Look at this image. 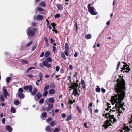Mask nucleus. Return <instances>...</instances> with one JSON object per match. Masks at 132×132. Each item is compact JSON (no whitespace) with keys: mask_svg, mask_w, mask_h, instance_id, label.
<instances>
[{"mask_svg":"<svg viewBox=\"0 0 132 132\" xmlns=\"http://www.w3.org/2000/svg\"><path fill=\"white\" fill-rule=\"evenodd\" d=\"M110 104H109V103H107V105L108 106V107L109 108H110L111 107V106H110Z\"/></svg>","mask_w":132,"mask_h":132,"instance_id":"338daca9","label":"nucleus"},{"mask_svg":"<svg viewBox=\"0 0 132 132\" xmlns=\"http://www.w3.org/2000/svg\"><path fill=\"white\" fill-rule=\"evenodd\" d=\"M42 95L41 94H40L39 93H38L36 96V97H37V98L38 99H39L41 98L42 97Z\"/></svg>","mask_w":132,"mask_h":132,"instance_id":"412c9836","label":"nucleus"},{"mask_svg":"<svg viewBox=\"0 0 132 132\" xmlns=\"http://www.w3.org/2000/svg\"><path fill=\"white\" fill-rule=\"evenodd\" d=\"M18 95L19 97L21 99H23L24 97V94L21 93H18Z\"/></svg>","mask_w":132,"mask_h":132,"instance_id":"9d476101","label":"nucleus"},{"mask_svg":"<svg viewBox=\"0 0 132 132\" xmlns=\"http://www.w3.org/2000/svg\"><path fill=\"white\" fill-rule=\"evenodd\" d=\"M101 90L102 92L103 93H104L105 91V89L103 88H101Z\"/></svg>","mask_w":132,"mask_h":132,"instance_id":"774afa93","label":"nucleus"},{"mask_svg":"<svg viewBox=\"0 0 132 132\" xmlns=\"http://www.w3.org/2000/svg\"><path fill=\"white\" fill-rule=\"evenodd\" d=\"M48 105L49 110H50L53 106V105L52 104L49 103Z\"/></svg>","mask_w":132,"mask_h":132,"instance_id":"c85d7f7f","label":"nucleus"},{"mask_svg":"<svg viewBox=\"0 0 132 132\" xmlns=\"http://www.w3.org/2000/svg\"><path fill=\"white\" fill-rule=\"evenodd\" d=\"M48 92L47 91H45L43 94V96H46Z\"/></svg>","mask_w":132,"mask_h":132,"instance_id":"e433bc0d","label":"nucleus"},{"mask_svg":"<svg viewBox=\"0 0 132 132\" xmlns=\"http://www.w3.org/2000/svg\"><path fill=\"white\" fill-rule=\"evenodd\" d=\"M57 8L59 10H61L63 9V6L62 5L60 4H57Z\"/></svg>","mask_w":132,"mask_h":132,"instance_id":"4468645a","label":"nucleus"},{"mask_svg":"<svg viewBox=\"0 0 132 132\" xmlns=\"http://www.w3.org/2000/svg\"><path fill=\"white\" fill-rule=\"evenodd\" d=\"M55 93V90L54 89H51L49 90V93L51 94H54Z\"/></svg>","mask_w":132,"mask_h":132,"instance_id":"f3484780","label":"nucleus"},{"mask_svg":"<svg viewBox=\"0 0 132 132\" xmlns=\"http://www.w3.org/2000/svg\"><path fill=\"white\" fill-rule=\"evenodd\" d=\"M51 26L53 27V28H54L55 26V24L54 23H51Z\"/></svg>","mask_w":132,"mask_h":132,"instance_id":"4d7b16f0","label":"nucleus"},{"mask_svg":"<svg viewBox=\"0 0 132 132\" xmlns=\"http://www.w3.org/2000/svg\"><path fill=\"white\" fill-rule=\"evenodd\" d=\"M0 100L2 102H3L4 100V97L2 95H0Z\"/></svg>","mask_w":132,"mask_h":132,"instance_id":"b1692460","label":"nucleus"},{"mask_svg":"<svg viewBox=\"0 0 132 132\" xmlns=\"http://www.w3.org/2000/svg\"><path fill=\"white\" fill-rule=\"evenodd\" d=\"M44 52H42L40 54V57H43L44 55Z\"/></svg>","mask_w":132,"mask_h":132,"instance_id":"5fc2aeb1","label":"nucleus"},{"mask_svg":"<svg viewBox=\"0 0 132 132\" xmlns=\"http://www.w3.org/2000/svg\"><path fill=\"white\" fill-rule=\"evenodd\" d=\"M59 130L58 128H55V129L54 130V132H58L59 131Z\"/></svg>","mask_w":132,"mask_h":132,"instance_id":"603ef678","label":"nucleus"},{"mask_svg":"<svg viewBox=\"0 0 132 132\" xmlns=\"http://www.w3.org/2000/svg\"><path fill=\"white\" fill-rule=\"evenodd\" d=\"M11 111L13 113H14L16 112L15 109L13 107H11Z\"/></svg>","mask_w":132,"mask_h":132,"instance_id":"bb28decb","label":"nucleus"},{"mask_svg":"<svg viewBox=\"0 0 132 132\" xmlns=\"http://www.w3.org/2000/svg\"><path fill=\"white\" fill-rule=\"evenodd\" d=\"M60 72L61 73H63L64 72V71L63 69H61L60 70Z\"/></svg>","mask_w":132,"mask_h":132,"instance_id":"052dcab7","label":"nucleus"},{"mask_svg":"<svg viewBox=\"0 0 132 132\" xmlns=\"http://www.w3.org/2000/svg\"><path fill=\"white\" fill-rule=\"evenodd\" d=\"M65 50L69 51V46L67 43H66L65 44Z\"/></svg>","mask_w":132,"mask_h":132,"instance_id":"6ab92c4d","label":"nucleus"},{"mask_svg":"<svg viewBox=\"0 0 132 132\" xmlns=\"http://www.w3.org/2000/svg\"><path fill=\"white\" fill-rule=\"evenodd\" d=\"M39 79H42V78L43 76L41 73H39Z\"/></svg>","mask_w":132,"mask_h":132,"instance_id":"3c124183","label":"nucleus"},{"mask_svg":"<svg viewBox=\"0 0 132 132\" xmlns=\"http://www.w3.org/2000/svg\"><path fill=\"white\" fill-rule=\"evenodd\" d=\"M51 120V118H49L47 119L46 120L48 122H49Z\"/></svg>","mask_w":132,"mask_h":132,"instance_id":"69168bd1","label":"nucleus"},{"mask_svg":"<svg viewBox=\"0 0 132 132\" xmlns=\"http://www.w3.org/2000/svg\"><path fill=\"white\" fill-rule=\"evenodd\" d=\"M4 87L5 86H4L2 88V90L3 92V94L4 97L5 98H6L8 95V93L6 89L4 88Z\"/></svg>","mask_w":132,"mask_h":132,"instance_id":"423d86ee","label":"nucleus"},{"mask_svg":"<svg viewBox=\"0 0 132 132\" xmlns=\"http://www.w3.org/2000/svg\"><path fill=\"white\" fill-rule=\"evenodd\" d=\"M36 45L34 46L32 48L31 50L32 51H33L36 48Z\"/></svg>","mask_w":132,"mask_h":132,"instance_id":"e2e57ef3","label":"nucleus"},{"mask_svg":"<svg viewBox=\"0 0 132 132\" xmlns=\"http://www.w3.org/2000/svg\"><path fill=\"white\" fill-rule=\"evenodd\" d=\"M55 69L56 71L58 72L60 68L58 66H56Z\"/></svg>","mask_w":132,"mask_h":132,"instance_id":"ea45409f","label":"nucleus"},{"mask_svg":"<svg viewBox=\"0 0 132 132\" xmlns=\"http://www.w3.org/2000/svg\"><path fill=\"white\" fill-rule=\"evenodd\" d=\"M51 43H52L55 42V40L54 39H52V38H51L50 39Z\"/></svg>","mask_w":132,"mask_h":132,"instance_id":"49530a36","label":"nucleus"},{"mask_svg":"<svg viewBox=\"0 0 132 132\" xmlns=\"http://www.w3.org/2000/svg\"><path fill=\"white\" fill-rule=\"evenodd\" d=\"M28 88H29V86H24L23 88L25 90H27L28 89Z\"/></svg>","mask_w":132,"mask_h":132,"instance_id":"a18cd8bd","label":"nucleus"},{"mask_svg":"<svg viewBox=\"0 0 132 132\" xmlns=\"http://www.w3.org/2000/svg\"><path fill=\"white\" fill-rule=\"evenodd\" d=\"M97 88L96 89V91L97 92H99L100 91V88L98 86H97Z\"/></svg>","mask_w":132,"mask_h":132,"instance_id":"473e14b6","label":"nucleus"},{"mask_svg":"<svg viewBox=\"0 0 132 132\" xmlns=\"http://www.w3.org/2000/svg\"><path fill=\"white\" fill-rule=\"evenodd\" d=\"M69 68L71 70H72L73 69V66L71 65H69Z\"/></svg>","mask_w":132,"mask_h":132,"instance_id":"bf43d9fd","label":"nucleus"},{"mask_svg":"<svg viewBox=\"0 0 132 132\" xmlns=\"http://www.w3.org/2000/svg\"><path fill=\"white\" fill-rule=\"evenodd\" d=\"M43 16L40 15H38L37 16V19L39 20H41L43 19Z\"/></svg>","mask_w":132,"mask_h":132,"instance_id":"a211bd4d","label":"nucleus"},{"mask_svg":"<svg viewBox=\"0 0 132 132\" xmlns=\"http://www.w3.org/2000/svg\"><path fill=\"white\" fill-rule=\"evenodd\" d=\"M130 129L128 128H127L126 129H123L120 131V132H129Z\"/></svg>","mask_w":132,"mask_h":132,"instance_id":"aec40b11","label":"nucleus"},{"mask_svg":"<svg viewBox=\"0 0 132 132\" xmlns=\"http://www.w3.org/2000/svg\"><path fill=\"white\" fill-rule=\"evenodd\" d=\"M42 63L43 66L46 67L48 68H49L51 66V64L49 63L47 61H43L42 62Z\"/></svg>","mask_w":132,"mask_h":132,"instance_id":"0eeeda50","label":"nucleus"},{"mask_svg":"<svg viewBox=\"0 0 132 132\" xmlns=\"http://www.w3.org/2000/svg\"><path fill=\"white\" fill-rule=\"evenodd\" d=\"M44 39L45 40L47 44L48 43V39H47V38H46V37H44Z\"/></svg>","mask_w":132,"mask_h":132,"instance_id":"13d9d810","label":"nucleus"},{"mask_svg":"<svg viewBox=\"0 0 132 132\" xmlns=\"http://www.w3.org/2000/svg\"><path fill=\"white\" fill-rule=\"evenodd\" d=\"M47 113L46 112H44L41 115V119L43 120L45 119Z\"/></svg>","mask_w":132,"mask_h":132,"instance_id":"6e6552de","label":"nucleus"},{"mask_svg":"<svg viewBox=\"0 0 132 132\" xmlns=\"http://www.w3.org/2000/svg\"><path fill=\"white\" fill-rule=\"evenodd\" d=\"M44 101V99L43 98L39 100V103H42Z\"/></svg>","mask_w":132,"mask_h":132,"instance_id":"a19ab883","label":"nucleus"},{"mask_svg":"<svg viewBox=\"0 0 132 132\" xmlns=\"http://www.w3.org/2000/svg\"><path fill=\"white\" fill-rule=\"evenodd\" d=\"M91 37V34H88L85 36V38L88 39H90Z\"/></svg>","mask_w":132,"mask_h":132,"instance_id":"4be33fe9","label":"nucleus"},{"mask_svg":"<svg viewBox=\"0 0 132 132\" xmlns=\"http://www.w3.org/2000/svg\"><path fill=\"white\" fill-rule=\"evenodd\" d=\"M56 124L55 122L52 121L50 123V125L52 127L54 126Z\"/></svg>","mask_w":132,"mask_h":132,"instance_id":"72a5a7b5","label":"nucleus"},{"mask_svg":"<svg viewBox=\"0 0 132 132\" xmlns=\"http://www.w3.org/2000/svg\"><path fill=\"white\" fill-rule=\"evenodd\" d=\"M50 55V52L49 51H47L45 52L44 56L45 57H48Z\"/></svg>","mask_w":132,"mask_h":132,"instance_id":"ddd939ff","label":"nucleus"},{"mask_svg":"<svg viewBox=\"0 0 132 132\" xmlns=\"http://www.w3.org/2000/svg\"><path fill=\"white\" fill-rule=\"evenodd\" d=\"M56 49V48L54 46L53 47V51L54 52H55V51Z\"/></svg>","mask_w":132,"mask_h":132,"instance_id":"680f3d73","label":"nucleus"},{"mask_svg":"<svg viewBox=\"0 0 132 132\" xmlns=\"http://www.w3.org/2000/svg\"><path fill=\"white\" fill-rule=\"evenodd\" d=\"M125 83L123 79L117 83L115 87V89L117 92L118 95L114 94V96L111 97V100L112 101V104L114 105V103H116V106L118 108L119 115V113H122V110H124V108L123 107L124 103L121 104L123 100L125 94L124 91L126 90L125 86Z\"/></svg>","mask_w":132,"mask_h":132,"instance_id":"f257e3e1","label":"nucleus"},{"mask_svg":"<svg viewBox=\"0 0 132 132\" xmlns=\"http://www.w3.org/2000/svg\"><path fill=\"white\" fill-rule=\"evenodd\" d=\"M60 15L59 14H57L54 15V17L55 18H57L60 17Z\"/></svg>","mask_w":132,"mask_h":132,"instance_id":"79ce46f5","label":"nucleus"},{"mask_svg":"<svg viewBox=\"0 0 132 132\" xmlns=\"http://www.w3.org/2000/svg\"><path fill=\"white\" fill-rule=\"evenodd\" d=\"M32 42H30L29 43H28V44H27L26 45V47H28L30 45L32 44Z\"/></svg>","mask_w":132,"mask_h":132,"instance_id":"37998d69","label":"nucleus"},{"mask_svg":"<svg viewBox=\"0 0 132 132\" xmlns=\"http://www.w3.org/2000/svg\"><path fill=\"white\" fill-rule=\"evenodd\" d=\"M115 107H114L112 108V109H110L109 111L110 113H108L105 114H103V116H105V117L107 118H109V120H107L105 121L104 125L103 126L105 129H106L109 126H112L111 123H113L116 122V120L115 118H114V115L113 114H114L116 112L118 113V108L116 106V104L115 105Z\"/></svg>","mask_w":132,"mask_h":132,"instance_id":"f03ea898","label":"nucleus"},{"mask_svg":"<svg viewBox=\"0 0 132 132\" xmlns=\"http://www.w3.org/2000/svg\"><path fill=\"white\" fill-rule=\"evenodd\" d=\"M33 75L32 74H28L27 75V76L29 78H31L33 76Z\"/></svg>","mask_w":132,"mask_h":132,"instance_id":"c03bdc74","label":"nucleus"},{"mask_svg":"<svg viewBox=\"0 0 132 132\" xmlns=\"http://www.w3.org/2000/svg\"><path fill=\"white\" fill-rule=\"evenodd\" d=\"M128 66V65L126 64H125V65H123V68H121V69H123V70L126 69V70H129V69H130L128 67H127Z\"/></svg>","mask_w":132,"mask_h":132,"instance_id":"dca6fc26","label":"nucleus"},{"mask_svg":"<svg viewBox=\"0 0 132 132\" xmlns=\"http://www.w3.org/2000/svg\"><path fill=\"white\" fill-rule=\"evenodd\" d=\"M11 79V78L10 77H8L6 78V82L8 83L10 81Z\"/></svg>","mask_w":132,"mask_h":132,"instance_id":"7c9ffc66","label":"nucleus"},{"mask_svg":"<svg viewBox=\"0 0 132 132\" xmlns=\"http://www.w3.org/2000/svg\"><path fill=\"white\" fill-rule=\"evenodd\" d=\"M72 119V116L71 115H69L67 117V119L66 120L67 121H68L69 120H71Z\"/></svg>","mask_w":132,"mask_h":132,"instance_id":"cd10ccee","label":"nucleus"},{"mask_svg":"<svg viewBox=\"0 0 132 132\" xmlns=\"http://www.w3.org/2000/svg\"><path fill=\"white\" fill-rule=\"evenodd\" d=\"M37 9L39 11H42L43 10V9L40 7H38L37 8Z\"/></svg>","mask_w":132,"mask_h":132,"instance_id":"864d4df0","label":"nucleus"},{"mask_svg":"<svg viewBox=\"0 0 132 132\" xmlns=\"http://www.w3.org/2000/svg\"><path fill=\"white\" fill-rule=\"evenodd\" d=\"M39 5L42 7H45L46 6V3L45 2L42 1L40 3H39Z\"/></svg>","mask_w":132,"mask_h":132,"instance_id":"9b49d317","label":"nucleus"},{"mask_svg":"<svg viewBox=\"0 0 132 132\" xmlns=\"http://www.w3.org/2000/svg\"><path fill=\"white\" fill-rule=\"evenodd\" d=\"M66 115L65 114H62L61 115V117L62 118H65L66 117Z\"/></svg>","mask_w":132,"mask_h":132,"instance_id":"6e6d98bb","label":"nucleus"},{"mask_svg":"<svg viewBox=\"0 0 132 132\" xmlns=\"http://www.w3.org/2000/svg\"><path fill=\"white\" fill-rule=\"evenodd\" d=\"M28 89L29 91L31 92L32 89V86L31 85H30L29 86Z\"/></svg>","mask_w":132,"mask_h":132,"instance_id":"c9c22d12","label":"nucleus"},{"mask_svg":"<svg viewBox=\"0 0 132 132\" xmlns=\"http://www.w3.org/2000/svg\"><path fill=\"white\" fill-rule=\"evenodd\" d=\"M14 104L16 105H18L20 103V102L18 100H15L14 101Z\"/></svg>","mask_w":132,"mask_h":132,"instance_id":"5701e85b","label":"nucleus"},{"mask_svg":"<svg viewBox=\"0 0 132 132\" xmlns=\"http://www.w3.org/2000/svg\"><path fill=\"white\" fill-rule=\"evenodd\" d=\"M37 90L36 88H35L33 90V92H31V93L32 95H34L36 93H37Z\"/></svg>","mask_w":132,"mask_h":132,"instance_id":"2eb2a0df","label":"nucleus"},{"mask_svg":"<svg viewBox=\"0 0 132 132\" xmlns=\"http://www.w3.org/2000/svg\"><path fill=\"white\" fill-rule=\"evenodd\" d=\"M120 62H119L118 63V64H117V68H116V69L117 70L119 68V66L120 65Z\"/></svg>","mask_w":132,"mask_h":132,"instance_id":"8fccbe9b","label":"nucleus"},{"mask_svg":"<svg viewBox=\"0 0 132 132\" xmlns=\"http://www.w3.org/2000/svg\"><path fill=\"white\" fill-rule=\"evenodd\" d=\"M92 103H91L89 104V106H88V108H89L90 112L91 113H92V108H91V107L92 106Z\"/></svg>","mask_w":132,"mask_h":132,"instance_id":"393cba45","label":"nucleus"},{"mask_svg":"<svg viewBox=\"0 0 132 132\" xmlns=\"http://www.w3.org/2000/svg\"><path fill=\"white\" fill-rule=\"evenodd\" d=\"M6 129L9 132H11L12 129L11 127L9 125H7L6 126Z\"/></svg>","mask_w":132,"mask_h":132,"instance_id":"1a4fd4ad","label":"nucleus"},{"mask_svg":"<svg viewBox=\"0 0 132 132\" xmlns=\"http://www.w3.org/2000/svg\"><path fill=\"white\" fill-rule=\"evenodd\" d=\"M90 5L91 4H89L87 6L89 12L92 15H96L98 14V13L94 11V7H90Z\"/></svg>","mask_w":132,"mask_h":132,"instance_id":"39448f33","label":"nucleus"},{"mask_svg":"<svg viewBox=\"0 0 132 132\" xmlns=\"http://www.w3.org/2000/svg\"><path fill=\"white\" fill-rule=\"evenodd\" d=\"M22 62L23 63L27 64L28 63V62L26 60H23L22 61Z\"/></svg>","mask_w":132,"mask_h":132,"instance_id":"de8ad7c7","label":"nucleus"},{"mask_svg":"<svg viewBox=\"0 0 132 132\" xmlns=\"http://www.w3.org/2000/svg\"><path fill=\"white\" fill-rule=\"evenodd\" d=\"M61 57L64 59L65 60L66 59V58L65 55L64 54L63 52H61Z\"/></svg>","mask_w":132,"mask_h":132,"instance_id":"f8f14e48","label":"nucleus"},{"mask_svg":"<svg viewBox=\"0 0 132 132\" xmlns=\"http://www.w3.org/2000/svg\"><path fill=\"white\" fill-rule=\"evenodd\" d=\"M51 128L50 126H48L46 128V130L47 131H51Z\"/></svg>","mask_w":132,"mask_h":132,"instance_id":"2f4dec72","label":"nucleus"},{"mask_svg":"<svg viewBox=\"0 0 132 132\" xmlns=\"http://www.w3.org/2000/svg\"><path fill=\"white\" fill-rule=\"evenodd\" d=\"M23 90L22 88H20L18 90V93H21L23 92Z\"/></svg>","mask_w":132,"mask_h":132,"instance_id":"f704fd0d","label":"nucleus"},{"mask_svg":"<svg viewBox=\"0 0 132 132\" xmlns=\"http://www.w3.org/2000/svg\"><path fill=\"white\" fill-rule=\"evenodd\" d=\"M69 51L65 50L64 52V53L67 56H68L69 55L68 54V52Z\"/></svg>","mask_w":132,"mask_h":132,"instance_id":"4c0bfd02","label":"nucleus"},{"mask_svg":"<svg viewBox=\"0 0 132 132\" xmlns=\"http://www.w3.org/2000/svg\"><path fill=\"white\" fill-rule=\"evenodd\" d=\"M49 102L52 103H53L54 102V99L52 97L50 98L48 100Z\"/></svg>","mask_w":132,"mask_h":132,"instance_id":"a878e982","label":"nucleus"},{"mask_svg":"<svg viewBox=\"0 0 132 132\" xmlns=\"http://www.w3.org/2000/svg\"><path fill=\"white\" fill-rule=\"evenodd\" d=\"M69 88H71L70 89V90H71L72 89L73 90V94L75 96H76L77 94H78V95H79L77 92V90L79 92L80 91L79 89L80 87L79 86L78 84L76 83H72Z\"/></svg>","mask_w":132,"mask_h":132,"instance_id":"7ed1b4c3","label":"nucleus"},{"mask_svg":"<svg viewBox=\"0 0 132 132\" xmlns=\"http://www.w3.org/2000/svg\"><path fill=\"white\" fill-rule=\"evenodd\" d=\"M81 83L82 84V85H85L84 81L83 80H82V79L81 80Z\"/></svg>","mask_w":132,"mask_h":132,"instance_id":"09e8293b","label":"nucleus"},{"mask_svg":"<svg viewBox=\"0 0 132 132\" xmlns=\"http://www.w3.org/2000/svg\"><path fill=\"white\" fill-rule=\"evenodd\" d=\"M47 61L48 62H51L52 61L51 58L50 57H49V58H47Z\"/></svg>","mask_w":132,"mask_h":132,"instance_id":"58836bf2","label":"nucleus"},{"mask_svg":"<svg viewBox=\"0 0 132 132\" xmlns=\"http://www.w3.org/2000/svg\"><path fill=\"white\" fill-rule=\"evenodd\" d=\"M36 31V28H33L32 27L28 28L27 31L28 35L30 36H33L35 34L34 31Z\"/></svg>","mask_w":132,"mask_h":132,"instance_id":"20e7f679","label":"nucleus"},{"mask_svg":"<svg viewBox=\"0 0 132 132\" xmlns=\"http://www.w3.org/2000/svg\"><path fill=\"white\" fill-rule=\"evenodd\" d=\"M2 122L3 124H4L5 122V119L3 118L2 119Z\"/></svg>","mask_w":132,"mask_h":132,"instance_id":"0e129e2a","label":"nucleus"},{"mask_svg":"<svg viewBox=\"0 0 132 132\" xmlns=\"http://www.w3.org/2000/svg\"><path fill=\"white\" fill-rule=\"evenodd\" d=\"M49 88V86L48 85L45 86L44 88V90L45 91H47V90Z\"/></svg>","mask_w":132,"mask_h":132,"instance_id":"c756f323","label":"nucleus"}]
</instances>
